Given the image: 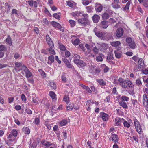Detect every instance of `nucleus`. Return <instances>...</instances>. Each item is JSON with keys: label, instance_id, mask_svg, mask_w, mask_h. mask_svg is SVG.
I'll use <instances>...</instances> for the list:
<instances>
[{"label": "nucleus", "instance_id": "1", "mask_svg": "<svg viewBox=\"0 0 148 148\" xmlns=\"http://www.w3.org/2000/svg\"><path fill=\"white\" fill-rule=\"evenodd\" d=\"M119 81V85L123 88H132L134 86L133 84L130 80H127L121 78Z\"/></svg>", "mask_w": 148, "mask_h": 148}, {"label": "nucleus", "instance_id": "2", "mask_svg": "<svg viewBox=\"0 0 148 148\" xmlns=\"http://www.w3.org/2000/svg\"><path fill=\"white\" fill-rule=\"evenodd\" d=\"M145 66L144 64L143 60L141 58H140L138 61V67L136 69L134 68V70L136 71H137L142 70Z\"/></svg>", "mask_w": 148, "mask_h": 148}, {"label": "nucleus", "instance_id": "3", "mask_svg": "<svg viewBox=\"0 0 148 148\" xmlns=\"http://www.w3.org/2000/svg\"><path fill=\"white\" fill-rule=\"evenodd\" d=\"M126 41L131 48L132 49L135 48L136 44L132 40V38L130 37H128L126 39Z\"/></svg>", "mask_w": 148, "mask_h": 148}, {"label": "nucleus", "instance_id": "4", "mask_svg": "<svg viewBox=\"0 0 148 148\" xmlns=\"http://www.w3.org/2000/svg\"><path fill=\"white\" fill-rule=\"evenodd\" d=\"M97 46L101 51H103L106 50L108 47V45L105 43H97Z\"/></svg>", "mask_w": 148, "mask_h": 148}, {"label": "nucleus", "instance_id": "5", "mask_svg": "<svg viewBox=\"0 0 148 148\" xmlns=\"http://www.w3.org/2000/svg\"><path fill=\"white\" fill-rule=\"evenodd\" d=\"M77 21L79 24L85 26L88 23L89 20L88 18H82L78 19Z\"/></svg>", "mask_w": 148, "mask_h": 148}, {"label": "nucleus", "instance_id": "6", "mask_svg": "<svg viewBox=\"0 0 148 148\" xmlns=\"http://www.w3.org/2000/svg\"><path fill=\"white\" fill-rule=\"evenodd\" d=\"M143 104L146 110L148 111V97L145 94L143 96Z\"/></svg>", "mask_w": 148, "mask_h": 148}, {"label": "nucleus", "instance_id": "7", "mask_svg": "<svg viewBox=\"0 0 148 148\" xmlns=\"http://www.w3.org/2000/svg\"><path fill=\"white\" fill-rule=\"evenodd\" d=\"M72 15L76 19L77 17L79 16H82L84 18H88V16L86 14H83V13L80 12H77L76 13L73 12L72 13Z\"/></svg>", "mask_w": 148, "mask_h": 148}, {"label": "nucleus", "instance_id": "8", "mask_svg": "<svg viewBox=\"0 0 148 148\" xmlns=\"http://www.w3.org/2000/svg\"><path fill=\"white\" fill-rule=\"evenodd\" d=\"M22 69L25 73L26 76L27 78H29L32 76V73L25 66H23Z\"/></svg>", "mask_w": 148, "mask_h": 148}, {"label": "nucleus", "instance_id": "9", "mask_svg": "<svg viewBox=\"0 0 148 148\" xmlns=\"http://www.w3.org/2000/svg\"><path fill=\"white\" fill-rule=\"evenodd\" d=\"M51 24L53 26L56 27L59 29L61 31L63 32L64 31V28L62 27L60 24L55 21H52L51 22Z\"/></svg>", "mask_w": 148, "mask_h": 148}, {"label": "nucleus", "instance_id": "10", "mask_svg": "<svg viewBox=\"0 0 148 148\" xmlns=\"http://www.w3.org/2000/svg\"><path fill=\"white\" fill-rule=\"evenodd\" d=\"M121 48L119 47V49L114 51V53L116 57L117 58H120L122 54V52L121 50Z\"/></svg>", "mask_w": 148, "mask_h": 148}, {"label": "nucleus", "instance_id": "11", "mask_svg": "<svg viewBox=\"0 0 148 148\" xmlns=\"http://www.w3.org/2000/svg\"><path fill=\"white\" fill-rule=\"evenodd\" d=\"M123 30L122 28H119L117 29L116 33V36L118 38L121 37L123 33Z\"/></svg>", "mask_w": 148, "mask_h": 148}, {"label": "nucleus", "instance_id": "12", "mask_svg": "<svg viewBox=\"0 0 148 148\" xmlns=\"http://www.w3.org/2000/svg\"><path fill=\"white\" fill-rule=\"evenodd\" d=\"M100 115L103 120L104 121H106L108 119L109 115L104 112H101L100 113Z\"/></svg>", "mask_w": 148, "mask_h": 148}, {"label": "nucleus", "instance_id": "13", "mask_svg": "<svg viewBox=\"0 0 148 148\" xmlns=\"http://www.w3.org/2000/svg\"><path fill=\"white\" fill-rule=\"evenodd\" d=\"M93 31L97 36L101 39H102L103 32L98 31L96 28H95L94 29Z\"/></svg>", "mask_w": 148, "mask_h": 148}, {"label": "nucleus", "instance_id": "14", "mask_svg": "<svg viewBox=\"0 0 148 148\" xmlns=\"http://www.w3.org/2000/svg\"><path fill=\"white\" fill-rule=\"evenodd\" d=\"M46 40L49 46L51 47H53L54 45L52 41L51 40L49 36L47 35L46 37Z\"/></svg>", "mask_w": 148, "mask_h": 148}, {"label": "nucleus", "instance_id": "15", "mask_svg": "<svg viewBox=\"0 0 148 148\" xmlns=\"http://www.w3.org/2000/svg\"><path fill=\"white\" fill-rule=\"evenodd\" d=\"M111 38V34L106 32H103L102 39L103 40H109Z\"/></svg>", "mask_w": 148, "mask_h": 148}, {"label": "nucleus", "instance_id": "16", "mask_svg": "<svg viewBox=\"0 0 148 148\" xmlns=\"http://www.w3.org/2000/svg\"><path fill=\"white\" fill-rule=\"evenodd\" d=\"M112 134L111 136V138H109L110 140L111 139L115 143H119V142H118L119 138L117 135L116 134Z\"/></svg>", "mask_w": 148, "mask_h": 148}, {"label": "nucleus", "instance_id": "17", "mask_svg": "<svg viewBox=\"0 0 148 148\" xmlns=\"http://www.w3.org/2000/svg\"><path fill=\"white\" fill-rule=\"evenodd\" d=\"M123 121V119L119 118L115 119V125L117 126H120L121 123H122Z\"/></svg>", "mask_w": 148, "mask_h": 148}, {"label": "nucleus", "instance_id": "18", "mask_svg": "<svg viewBox=\"0 0 148 148\" xmlns=\"http://www.w3.org/2000/svg\"><path fill=\"white\" fill-rule=\"evenodd\" d=\"M15 69L16 71H19L20 70V68L22 70V67H21L22 64L20 62H16L15 63Z\"/></svg>", "mask_w": 148, "mask_h": 148}, {"label": "nucleus", "instance_id": "19", "mask_svg": "<svg viewBox=\"0 0 148 148\" xmlns=\"http://www.w3.org/2000/svg\"><path fill=\"white\" fill-rule=\"evenodd\" d=\"M108 22L106 20L102 21L100 25V26L101 27L103 28L106 29L108 26Z\"/></svg>", "mask_w": 148, "mask_h": 148}, {"label": "nucleus", "instance_id": "20", "mask_svg": "<svg viewBox=\"0 0 148 148\" xmlns=\"http://www.w3.org/2000/svg\"><path fill=\"white\" fill-rule=\"evenodd\" d=\"M63 62L66 64L67 67L69 68L72 67V65L70 64L69 61L66 58H63L62 59Z\"/></svg>", "mask_w": 148, "mask_h": 148}, {"label": "nucleus", "instance_id": "21", "mask_svg": "<svg viewBox=\"0 0 148 148\" xmlns=\"http://www.w3.org/2000/svg\"><path fill=\"white\" fill-rule=\"evenodd\" d=\"M41 143L42 145L47 147H48L51 146L52 144L50 142L46 141L45 140H42L41 141Z\"/></svg>", "mask_w": 148, "mask_h": 148}, {"label": "nucleus", "instance_id": "22", "mask_svg": "<svg viewBox=\"0 0 148 148\" xmlns=\"http://www.w3.org/2000/svg\"><path fill=\"white\" fill-rule=\"evenodd\" d=\"M121 78H118V77L116 76H114L112 78V80L113 81V83L114 84H120V79Z\"/></svg>", "mask_w": 148, "mask_h": 148}, {"label": "nucleus", "instance_id": "23", "mask_svg": "<svg viewBox=\"0 0 148 148\" xmlns=\"http://www.w3.org/2000/svg\"><path fill=\"white\" fill-rule=\"evenodd\" d=\"M96 81L101 86H103L106 84V81L102 79H96Z\"/></svg>", "mask_w": 148, "mask_h": 148}, {"label": "nucleus", "instance_id": "24", "mask_svg": "<svg viewBox=\"0 0 148 148\" xmlns=\"http://www.w3.org/2000/svg\"><path fill=\"white\" fill-rule=\"evenodd\" d=\"M140 3H143V5L145 7H148V0H138Z\"/></svg>", "mask_w": 148, "mask_h": 148}, {"label": "nucleus", "instance_id": "25", "mask_svg": "<svg viewBox=\"0 0 148 148\" xmlns=\"http://www.w3.org/2000/svg\"><path fill=\"white\" fill-rule=\"evenodd\" d=\"M94 22L95 23H97L100 19V17L97 15H95L92 17Z\"/></svg>", "mask_w": 148, "mask_h": 148}, {"label": "nucleus", "instance_id": "26", "mask_svg": "<svg viewBox=\"0 0 148 148\" xmlns=\"http://www.w3.org/2000/svg\"><path fill=\"white\" fill-rule=\"evenodd\" d=\"M73 108L75 110L77 109V108L74 107V104L73 103L68 104L66 107V108L68 110H72Z\"/></svg>", "mask_w": 148, "mask_h": 148}, {"label": "nucleus", "instance_id": "27", "mask_svg": "<svg viewBox=\"0 0 148 148\" xmlns=\"http://www.w3.org/2000/svg\"><path fill=\"white\" fill-rule=\"evenodd\" d=\"M114 59L113 54L112 53H109L107 57V62H110L111 61Z\"/></svg>", "mask_w": 148, "mask_h": 148}, {"label": "nucleus", "instance_id": "28", "mask_svg": "<svg viewBox=\"0 0 148 148\" xmlns=\"http://www.w3.org/2000/svg\"><path fill=\"white\" fill-rule=\"evenodd\" d=\"M111 45L114 47L118 46L121 45V43L119 41L112 42L111 43Z\"/></svg>", "mask_w": 148, "mask_h": 148}, {"label": "nucleus", "instance_id": "29", "mask_svg": "<svg viewBox=\"0 0 148 148\" xmlns=\"http://www.w3.org/2000/svg\"><path fill=\"white\" fill-rule=\"evenodd\" d=\"M71 42L74 45H77L79 44L80 40L78 38H77L74 40H71Z\"/></svg>", "mask_w": 148, "mask_h": 148}, {"label": "nucleus", "instance_id": "30", "mask_svg": "<svg viewBox=\"0 0 148 148\" xmlns=\"http://www.w3.org/2000/svg\"><path fill=\"white\" fill-rule=\"evenodd\" d=\"M136 129L137 132L139 134L141 133L142 132V128L141 127L140 125H139L135 127Z\"/></svg>", "mask_w": 148, "mask_h": 148}, {"label": "nucleus", "instance_id": "31", "mask_svg": "<svg viewBox=\"0 0 148 148\" xmlns=\"http://www.w3.org/2000/svg\"><path fill=\"white\" fill-rule=\"evenodd\" d=\"M109 16L110 15L107 11L106 12L102 15V18L103 19H107Z\"/></svg>", "mask_w": 148, "mask_h": 148}, {"label": "nucleus", "instance_id": "32", "mask_svg": "<svg viewBox=\"0 0 148 148\" xmlns=\"http://www.w3.org/2000/svg\"><path fill=\"white\" fill-rule=\"evenodd\" d=\"M49 95L53 99H55L56 98V94L54 92L52 91H50L49 92Z\"/></svg>", "mask_w": 148, "mask_h": 148}, {"label": "nucleus", "instance_id": "33", "mask_svg": "<svg viewBox=\"0 0 148 148\" xmlns=\"http://www.w3.org/2000/svg\"><path fill=\"white\" fill-rule=\"evenodd\" d=\"M37 145V143L36 142H34L33 143H30L29 145V148H35Z\"/></svg>", "mask_w": 148, "mask_h": 148}, {"label": "nucleus", "instance_id": "34", "mask_svg": "<svg viewBox=\"0 0 148 148\" xmlns=\"http://www.w3.org/2000/svg\"><path fill=\"white\" fill-rule=\"evenodd\" d=\"M90 71L91 73H98L100 72V70L99 68H96L95 69L93 68L92 70H90Z\"/></svg>", "mask_w": 148, "mask_h": 148}, {"label": "nucleus", "instance_id": "35", "mask_svg": "<svg viewBox=\"0 0 148 148\" xmlns=\"http://www.w3.org/2000/svg\"><path fill=\"white\" fill-rule=\"evenodd\" d=\"M7 50V47L3 45H0V51L5 52Z\"/></svg>", "mask_w": 148, "mask_h": 148}, {"label": "nucleus", "instance_id": "36", "mask_svg": "<svg viewBox=\"0 0 148 148\" xmlns=\"http://www.w3.org/2000/svg\"><path fill=\"white\" fill-rule=\"evenodd\" d=\"M103 6L100 4L96 3L95 5V9H102Z\"/></svg>", "mask_w": 148, "mask_h": 148}, {"label": "nucleus", "instance_id": "37", "mask_svg": "<svg viewBox=\"0 0 148 148\" xmlns=\"http://www.w3.org/2000/svg\"><path fill=\"white\" fill-rule=\"evenodd\" d=\"M49 86L55 89L56 88V84L53 82H51L49 83Z\"/></svg>", "mask_w": 148, "mask_h": 148}, {"label": "nucleus", "instance_id": "38", "mask_svg": "<svg viewBox=\"0 0 148 148\" xmlns=\"http://www.w3.org/2000/svg\"><path fill=\"white\" fill-rule=\"evenodd\" d=\"M101 66L103 69V71L104 73H106L108 71L109 69L108 67L105 64H103L101 65Z\"/></svg>", "mask_w": 148, "mask_h": 148}, {"label": "nucleus", "instance_id": "39", "mask_svg": "<svg viewBox=\"0 0 148 148\" xmlns=\"http://www.w3.org/2000/svg\"><path fill=\"white\" fill-rule=\"evenodd\" d=\"M53 47H50V48L48 49V50L49 52L52 54L55 55L56 54V52L52 48Z\"/></svg>", "mask_w": 148, "mask_h": 148}, {"label": "nucleus", "instance_id": "40", "mask_svg": "<svg viewBox=\"0 0 148 148\" xmlns=\"http://www.w3.org/2000/svg\"><path fill=\"white\" fill-rule=\"evenodd\" d=\"M7 42L11 46L12 45L11 39L9 36H8L7 38L6 39Z\"/></svg>", "mask_w": 148, "mask_h": 148}, {"label": "nucleus", "instance_id": "41", "mask_svg": "<svg viewBox=\"0 0 148 148\" xmlns=\"http://www.w3.org/2000/svg\"><path fill=\"white\" fill-rule=\"evenodd\" d=\"M122 123L123 124L125 127H126L127 128H129L130 127V124L127 121L125 120L124 119Z\"/></svg>", "mask_w": 148, "mask_h": 148}, {"label": "nucleus", "instance_id": "42", "mask_svg": "<svg viewBox=\"0 0 148 148\" xmlns=\"http://www.w3.org/2000/svg\"><path fill=\"white\" fill-rule=\"evenodd\" d=\"M63 101H65L67 103L69 101V96L68 95H65L63 98Z\"/></svg>", "mask_w": 148, "mask_h": 148}, {"label": "nucleus", "instance_id": "43", "mask_svg": "<svg viewBox=\"0 0 148 148\" xmlns=\"http://www.w3.org/2000/svg\"><path fill=\"white\" fill-rule=\"evenodd\" d=\"M8 139L9 140L7 141V144L9 145H11L12 144L11 143L14 141L15 140V138Z\"/></svg>", "mask_w": 148, "mask_h": 148}, {"label": "nucleus", "instance_id": "44", "mask_svg": "<svg viewBox=\"0 0 148 148\" xmlns=\"http://www.w3.org/2000/svg\"><path fill=\"white\" fill-rule=\"evenodd\" d=\"M23 129L25 134H29L30 133V130L28 127H24Z\"/></svg>", "mask_w": 148, "mask_h": 148}, {"label": "nucleus", "instance_id": "45", "mask_svg": "<svg viewBox=\"0 0 148 148\" xmlns=\"http://www.w3.org/2000/svg\"><path fill=\"white\" fill-rule=\"evenodd\" d=\"M60 13H55L53 14V16L57 19H59L60 18Z\"/></svg>", "mask_w": 148, "mask_h": 148}, {"label": "nucleus", "instance_id": "46", "mask_svg": "<svg viewBox=\"0 0 148 148\" xmlns=\"http://www.w3.org/2000/svg\"><path fill=\"white\" fill-rule=\"evenodd\" d=\"M11 133H12V135L14 137H16L17 136V132L16 129H14L12 130L11 131Z\"/></svg>", "mask_w": 148, "mask_h": 148}, {"label": "nucleus", "instance_id": "47", "mask_svg": "<svg viewBox=\"0 0 148 148\" xmlns=\"http://www.w3.org/2000/svg\"><path fill=\"white\" fill-rule=\"evenodd\" d=\"M67 123V121L66 120H62L60 123V124L61 126H64Z\"/></svg>", "mask_w": 148, "mask_h": 148}, {"label": "nucleus", "instance_id": "48", "mask_svg": "<svg viewBox=\"0 0 148 148\" xmlns=\"http://www.w3.org/2000/svg\"><path fill=\"white\" fill-rule=\"evenodd\" d=\"M119 103L120 105L122 106L123 107L125 108H127V106L126 103L123 101L119 102Z\"/></svg>", "mask_w": 148, "mask_h": 148}, {"label": "nucleus", "instance_id": "49", "mask_svg": "<svg viewBox=\"0 0 148 148\" xmlns=\"http://www.w3.org/2000/svg\"><path fill=\"white\" fill-rule=\"evenodd\" d=\"M121 99L124 101H128L129 100V98L125 96H122Z\"/></svg>", "mask_w": 148, "mask_h": 148}, {"label": "nucleus", "instance_id": "50", "mask_svg": "<svg viewBox=\"0 0 148 148\" xmlns=\"http://www.w3.org/2000/svg\"><path fill=\"white\" fill-rule=\"evenodd\" d=\"M21 99L23 102H25L27 100V98L24 94H22L21 95Z\"/></svg>", "mask_w": 148, "mask_h": 148}, {"label": "nucleus", "instance_id": "51", "mask_svg": "<svg viewBox=\"0 0 148 148\" xmlns=\"http://www.w3.org/2000/svg\"><path fill=\"white\" fill-rule=\"evenodd\" d=\"M48 60L51 62V63L53 62L54 61V56L51 55L49 56L48 58Z\"/></svg>", "mask_w": 148, "mask_h": 148}, {"label": "nucleus", "instance_id": "52", "mask_svg": "<svg viewBox=\"0 0 148 148\" xmlns=\"http://www.w3.org/2000/svg\"><path fill=\"white\" fill-rule=\"evenodd\" d=\"M69 22L71 27H73L75 26V22L72 20H69Z\"/></svg>", "mask_w": 148, "mask_h": 148}, {"label": "nucleus", "instance_id": "53", "mask_svg": "<svg viewBox=\"0 0 148 148\" xmlns=\"http://www.w3.org/2000/svg\"><path fill=\"white\" fill-rule=\"evenodd\" d=\"M61 77L62 81L64 82H66V81L67 78L64 74H63Z\"/></svg>", "mask_w": 148, "mask_h": 148}, {"label": "nucleus", "instance_id": "54", "mask_svg": "<svg viewBox=\"0 0 148 148\" xmlns=\"http://www.w3.org/2000/svg\"><path fill=\"white\" fill-rule=\"evenodd\" d=\"M134 124L135 127L140 125L139 122L136 119L134 120Z\"/></svg>", "mask_w": 148, "mask_h": 148}, {"label": "nucleus", "instance_id": "55", "mask_svg": "<svg viewBox=\"0 0 148 148\" xmlns=\"http://www.w3.org/2000/svg\"><path fill=\"white\" fill-rule=\"evenodd\" d=\"M136 84L139 86L142 85V82L140 79H137L136 81Z\"/></svg>", "mask_w": 148, "mask_h": 148}, {"label": "nucleus", "instance_id": "56", "mask_svg": "<svg viewBox=\"0 0 148 148\" xmlns=\"http://www.w3.org/2000/svg\"><path fill=\"white\" fill-rule=\"evenodd\" d=\"M92 50L94 53L96 54H97L99 53V49H98L95 46L92 49Z\"/></svg>", "mask_w": 148, "mask_h": 148}, {"label": "nucleus", "instance_id": "57", "mask_svg": "<svg viewBox=\"0 0 148 148\" xmlns=\"http://www.w3.org/2000/svg\"><path fill=\"white\" fill-rule=\"evenodd\" d=\"M103 60V59L101 56H97L96 60L97 61H102Z\"/></svg>", "mask_w": 148, "mask_h": 148}, {"label": "nucleus", "instance_id": "58", "mask_svg": "<svg viewBox=\"0 0 148 148\" xmlns=\"http://www.w3.org/2000/svg\"><path fill=\"white\" fill-rule=\"evenodd\" d=\"M130 1H128L124 8V9H129V8L130 5Z\"/></svg>", "mask_w": 148, "mask_h": 148}, {"label": "nucleus", "instance_id": "59", "mask_svg": "<svg viewBox=\"0 0 148 148\" xmlns=\"http://www.w3.org/2000/svg\"><path fill=\"white\" fill-rule=\"evenodd\" d=\"M112 6L114 9H118L119 8L118 5L115 3H113Z\"/></svg>", "mask_w": 148, "mask_h": 148}, {"label": "nucleus", "instance_id": "60", "mask_svg": "<svg viewBox=\"0 0 148 148\" xmlns=\"http://www.w3.org/2000/svg\"><path fill=\"white\" fill-rule=\"evenodd\" d=\"M78 65H80L81 67H84L85 66L86 64L84 62L81 60Z\"/></svg>", "mask_w": 148, "mask_h": 148}, {"label": "nucleus", "instance_id": "61", "mask_svg": "<svg viewBox=\"0 0 148 148\" xmlns=\"http://www.w3.org/2000/svg\"><path fill=\"white\" fill-rule=\"evenodd\" d=\"M94 102L93 100H89L86 101V104L87 105H89L91 104L94 103Z\"/></svg>", "mask_w": 148, "mask_h": 148}, {"label": "nucleus", "instance_id": "62", "mask_svg": "<svg viewBox=\"0 0 148 148\" xmlns=\"http://www.w3.org/2000/svg\"><path fill=\"white\" fill-rule=\"evenodd\" d=\"M67 4V5L70 7H71L73 6V3L71 1H66Z\"/></svg>", "mask_w": 148, "mask_h": 148}, {"label": "nucleus", "instance_id": "63", "mask_svg": "<svg viewBox=\"0 0 148 148\" xmlns=\"http://www.w3.org/2000/svg\"><path fill=\"white\" fill-rule=\"evenodd\" d=\"M59 47L60 50L62 51H64L66 49L65 47L62 45H60Z\"/></svg>", "mask_w": 148, "mask_h": 148}, {"label": "nucleus", "instance_id": "64", "mask_svg": "<svg viewBox=\"0 0 148 148\" xmlns=\"http://www.w3.org/2000/svg\"><path fill=\"white\" fill-rule=\"evenodd\" d=\"M34 122L36 124H38L40 122V120L38 118H35Z\"/></svg>", "mask_w": 148, "mask_h": 148}]
</instances>
